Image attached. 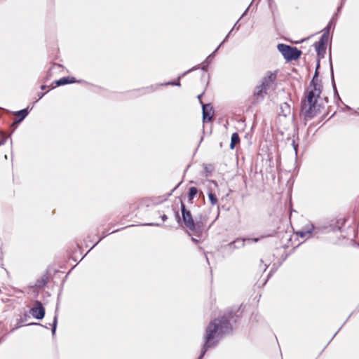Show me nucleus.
<instances>
[{
  "label": "nucleus",
  "mask_w": 359,
  "mask_h": 359,
  "mask_svg": "<svg viewBox=\"0 0 359 359\" xmlns=\"http://www.w3.org/2000/svg\"><path fill=\"white\" fill-rule=\"evenodd\" d=\"M165 85H175V86H180V81L177 82H169L165 83Z\"/></svg>",
  "instance_id": "21"
},
{
  "label": "nucleus",
  "mask_w": 359,
  "mask_h": 359,
  "mask_svg": "<svg viewBox=\"0 0 359 359\" xmlns=\"http://www.w3.org/2000/svg\"><path fill=\"white\" fill-rule=\"evenodd\" d=\"M248 11V8H246L245 11L244 12V13L243 14V16L246 13V12Z\"/></svg>",
  "instance_id": "38"
},
{
  "label": "nucleus",
  "mask_w": 359,
  "mask_h": 359,
  "mask_svg": "<svg viewBox=\"0 0 359 359\" xmlns=\"http://www.w3.org/2000/svg\"><path fill=\"white\" fill-rule=\"evenodd\" d=\"M259 240V238H258L252 239V241H253L254 242H257Z\"/></svg>",
  "instance_id": "30"
},
{
  "label": "nucleus",
  "mask_w": 359,
  "mask_h": 359,
  "mask_svg": "<svg viewBox=\"0 0 359 359\" xmlns=\"http://www.w3.org/2000/svg\"><path fill=\"white\" fill-rule=\"evenodd\" d=\"M277 48L284 58L287 61L297 60L302 54V51L296 47H292L288 45L280 43L278 45Z\"/></svg>",
  "instance_id": "4"
},
{
  "label": "nucleus",
  "mask_w": 359,
  "mask_h": 359,
  "mask_svg": "<svg viewBox=\"0 0 359 359\" xmlns=\"http://www.w3.org/2000/svg\"><path fill=\"white\" fill-rule=\"evenodd\" d=\"M232 30H233V29H231V30L229 32V34H227V36L225 37V39H224V41H222V42L219 45V46H218V47L215 50V51H214L212 53H211V54L208 56V57H211L212 59L214 57V56H215V53L217 51V50L219 48V47H220V46H221L224 43V41L226 40V39L229 37V36L231 34Z\"/></svg>",
  "instance_id": "16"
},
{
  "label": "nucleus",
  "mask_w": 359,
  "mask_h": 359,
  "mask_svg": "<svg viewBox=\"0 0 359 359\" xmlns=\"http://www.w3.org/2000/svg\"><path fill=\"white\" fill-rule=\"evenodd\" d=\"M28 113H29L28 108L22 109V110H20V111L15 112V115L19 116L20 118H19V120L15 121L13 123V124H18L20 122H21L28 115Z\"/></svg>",
  "instance_id": "12"
},
{
  "label": "nucleus",
  "mask_w": 359,
  "mask_h": 359,
  "mask_svg": "<svg viewBox=\"0 0 359 359\" xmlns=\"http://www.w3.org/2000/svg\"><path fill=\"white\" fill-rule=\"evenodd\" d=\"M147 225H149V226H158V224L150 223V224H148Z\"/></svg>",
  "instance_id": "26"
},
{
  "label": "nucleus",
  "mask_w": 359,
  "mask_h": 359,
  "mask_svg": "<svg viewBox=\"0 0 359 359\" xmlns=\"http://www.w3.org/2000/svg\"><path fill=\"white\" fill-rule=\"evenodd\" d=\"M175 215H176V217H177L178 220H180V217H179V213H178V212H175Z\"/></svg>",
  "instance_id": "29"
},
{
  "label": "nucleus",
  "mask_w": 359,
  "mask_h": 359,
  "mask_svg": "<svg viewBox=\"0 0 359 359\" xmlns=\"http://www.w3.org/2000/svg\"><path fill=\"white\" fill-rule=\"evenodd\" d=\"M100 241H101V239H99V241H97L95 243V245H97L100 243Z\"/></svg>",
  "instance_id": "34"
},
{
  "label": "nucleus",
  "mask_w": 359,
  "mask_h": 359,
  "mask_svg": "<svg viewBox=\"0 0 359 359\" xmlns=\"http://www.w3.org/2000/svg\"><path fill=\"white\" fill-rule=\"evenodd\" d=\"M315 231V227L313 224L304 227L302 230L297 231L296 233L301 238H309L311 237L312 232Z\"/></svg>",
  "instance_id": "8"
},
{
  "label": "nucleus",
  "mask_w": 359,
  "mask_h": 359,
  "mask_svg": "<svg viewBox=\"0 0 359 359\" xmlns=\"http://www.w3.org/2000/svg\"><path fill=\"white\" fill-rule=\"evenodd\" d=\"M29 312L34 318L39 320L43 319L45 316V309L42 303L38 300L34 302V306L30 309Z\"/></svg>",
  "instance_id": "5"
},
{
  "label": "nucleus",
  "mask_w": 359,
  "mask_h": 359,
  "mask_svg": "<svg viewBox=\"0 0 359 359\" xmlns=\"http://www.w3.org/2000/svg\"><path fill=\"white\" fill-rule=\"evenodd\" d=\"M192 241H195V242H197V241L194 238H192Z\"/></svg>",
  "instance_id": "40"
},
{
  "label": "nucleus",
  "mask_w": 359,
  "mask_h": 359,
  "mask_svg": "<svg viewBox=\"0 0 359 359\" xmlns=\"http://www.w3.org/2000/svg\"><path fill=\"white\" fill-rule=\"evenodd\" d=\"M74 82H76V80L74 77H62L59 80L55 81V83L57 86H60L68 83H73Z\"/></svg>",
  "instance_id": "11"
},
{
  "label": "nucleus",
  "mask_w": 359,
  "mask_h": 359,
  "mask_svg": "<svg viewBox=\"0 0 359 359\" xmlns=\"http://www.w3.org/2000/svg\"><path fill=\"white\" fill-rule=\"evenodd\" d=\"M280 109L284 116H287V114L290 113V107L286 102H284L283 104H281Z\"/></svg>",
  "instance_id": "14"
},
{
  "label": "nucleus",
  "mask_w": 359,
  "mask_h": 359,
  "mask_svg": "<svg viewBox=\"0 0 359 359\" xmlns=\"http://www.w3.org/2000/svg\"><path fill=\"white\" fill-rule=\"evenodd\" d=\"M292 145H293V147H294V149L295 152L297 153V144H295L294 141L292 142Z\"/></svg>",
  "instance_id": "24"
},
{
  "label": "nucleus",
  "mask_w": 359,
  "mask_h": 359,
  "mask_svg": "<svg viewBox=\"0 0 359 359\" xmlns=\"http://www.w3.org/2000/svg\"><path fill=\"white\" fill-rule=\"evenodd\" d=\"M276 79V72H267L266 75L263 77L261 85L267 90L271 88L273 82Z\"/></svg>",
  "instance_id": "6"
},
{
  "label": "nucleus",
  "mask_w": 359,
  "mask_h": 359,
  "mask_svg": "<svg viewBox=\"0 0 359 359\" xmlns=\"http://www.w3.org/2000/svg\"><path fill=\"white\" fill-rule=\"evenodd\" d=\"M57 322V316H55L53 319V327H52V333L53 334H55V330H56Z\"/></svg>",
  "instance_id": "18"
},
{
  "label": "nucleus",
  "mask_w": 359,
  "mask_h": 359,
  "mask_svg": "<svg viewBox=\"0 0 359 359\" xmlns=\"http://www.w3.org/2000/svg\"><path fill=\"white\" fill-rule=\"evenodd\" d=\"M266 91L267 90L260 84L255 88L254 96L258 101L262 100L264 98V95L266 94Z\"/></svg>",
  "instance_id": "9"
},
{
  "label": "nucleus",
  "mask_w": 359,
  "mask_h": 359,
  "mask_svg": "<svg viewBox=\"0 0 359 359\" xmlns=\"http://www.w3.org/2000/svg\"><path fill=\"white\" fill-rule=\"evenodd\" d=\"M100 241H101V239H99V241H97L95 243V245H97L100 243Z\"/></svg>",
  "instance_id": "36"
},
{
  "label": "nucleus",
  "mask_w": 359,
  "mask_h": 359,
  "mask_svg": "<svg viewBox=\"0 0 359 359\" xmlns=\"http://www.w3.org/2000/svg\"><path fill=\"white\" fill-rule=\"evenodd\" d=\"M44 95H45V93H39V99L42 98V97H43V96Z\"/></svg>",
  "instance_id": "27"
},
{
  "label": "nucleus",
  "mask_w": 359,
  "mask_h": 359,
  "mask_svg": "<svg viewBox=\"0 0 359 359\" xmlns=\"http://www.w3.org/2000/svg\"><path fill=\"white\" fill-rule=\"evenodd\" d=\"M202 109L203 122L211 121L214 115L212 107L210 104H202Z\"/></svg>",
  "instance_id": "7"
},
{
  "label": "nucleus",
  "mask_w": 359,
  "mask_h": 359,
  "mask_svg": "<svg viewBox=\"0 0 359 359\" xmlns=\"http://www.w3.org/2000/svg\"><path fill=\"white\" fill-rule=\"evenodd\" d=\"M315 48L317 52L318 60L314 76L309 84V90L306 93V99L302 101V111L306 118L311 119L320 111V106L317 105V98L322 92V86L318 83V69L320 67V58H323L326 48L323 42H316Z\"/></svg>",
  "instance_id": "2"
},
{
  "label": "nucleus",
  "mask_w": 359,
  "mask_h": 359,
  "mask_svg": "<svg viewBox=\"0 0 359 359\" xmlns=\"http://www.w3.org/2000/svg\"><path fill=\"white\" fill-rule=\"evenodd\" d=\"M202 96H203V94H201V95H198V99L199 100H201V97H202ZM200 102H201V103L202 104V102H201V101H200Z\"/></svg>",
  "instance_id": "28"
},
{
  "label": "nucleus",
  "mask_w": 359,
  "mask_h": 359,
  "mask_svg": "<svg viewBox=\"0 0 359 359\" xmlns=\"http://www.w3.org/2000/svg\"><path fill=\"white\" fill-rule=\"evenodd\" d=\"M237 318L233 312H229L209 323L205 329V343L198 359H202L208 348L215 346L222 335L231 332L232 323H236Z\"/></svg>",
  "instance_id": "1"
},
{
  "label": "nucleus",
  "mask_w": 359,
  "mask_h": 359,
  "mask_svg": "<svg viewBox=\"0 0 359 359\" xmlns=\"http://www.w3.org/2000/svg\"><path fill=\"white\" fill-rule=\"evenodd\" d=\"M212 59L211 57H207L205 61V65H203V69L205 70V67H207L210 62H211V60Z\"/></svg>",
  "instance_id": "20"
},
{
  "label": "nucleus",
  "mask_w": 359,
  "mask_h": 359,
  "mask_svg": "<svg viewBox=\"0 0 359 359\" xmlns=\"http://www.w3.org/2000/svg\"><path fill=\"white\" fill-rule=\"evenodd\" d=\"M181 211L182 219L186 227L196 234L202 232L204 227L203 222L201 221H196L195 222L191 212L186 208L183 202H181Z\"/></svg>",
  "instance_id": "3"
},
{
  "label": "nucleus",
  "mask_w": 359,
  "mask_h": 359,
  "mask_svg": "<svg viewBox=\"0 0 359 359\" xmlns=\"http://www.w3.org/2000/svg\"><path fill=\"white\" fill-rule=\"evenodd\" d=\"M100 241H101V239H99V241H97L95 243V245H97L100 243Z\"/></svg>",
  "instance_id": "37"
},
{
  "label": "nucleus",
  "mask_w": 359,
  "mask_h": 359,
  "mask_svg": "<svg viewBox=\"0 0 359 359\" xmlns=\"http://www.w3.org/2000/svg\"><path fill=\"white\" fill-rule=\"evenodd\" d=\"M330 67H331V74H332V80H334L333 69H332V61L331 60H330Z\"/></svg>",
  "instance_id": "23"
},
{
  "label": "nucleus",
  "mask_w": 359,
  "mask_h": 359,
  "mask_svg": "<svg viewBox=\"0 0 359 359\" xmlns=\"http://www.w3.org/2000/svg\"><path fill=\"white\" fill-rule=\"evenodd\" d=\"M6 137L0 140V146L4 145L6 143Z\"/></svg>",
  "instance_id": "22"
},
{
  "label": "nucleus",
  "mask_w": 359,
  "mask_h": 359,
  "mask_svg": "<svg viewBox=\"0 0 359 359\" xmlns=\"http://www.w3.org/2000/svg\"><path fill=\"white\" fill-rule=\"evenodd\" d=\"M100 241H101V239H99V241H97L95 243V245H97L100 243Z\"/></svg>",
  "instance_id": "33"
},
{
  "label": "nucleus",
  "mask_w": 359,
  "mask_h": 359,
  "mask_svg": "<svg viewBox=\"0 0 359 359\" xmlns=\"http://www.w3.org/2000/svg\"><path fill=\"white\" fill-rule=\"evenodd\" d=\"M240 142V137L237 133H234L231 135L230 148L233 149L235 146Z\"/></svg>",
  "instance_id": "13"
},
{
  "label": "nucleus",
  "mask_w": 359,
  "mask_h": 359,
  "mask_svg": "<svg viewBox=\"0 0 359 359\" xmlns=\"http://www.w3.org/2000/svg\"><path fill=\"white\" fill-rule=\"evenodd\" d=\"M197 191H198L197 189L194 187H192L189 189V194H188L189 201H191L193 200L194 196L196 195Z\"/></svg>",
  "instance_id": "15"
},
{
  "label": "nucleus",
  "mask_w": 359,
  "mask_h": 359,
  "mask_svg": "<svg viewBox=\"0 0 359 359\" xmlns=\"http://www.w3.org/2000/svg\"><path fill=\"white\" fill-rule=\"evenodd\" d=\"M334 90L337 91L336 86H335L334 83Z\"/></svg>",
  "instance_id": "39"
},
{
  "label": "nucleus",
  "mask_w": 359,
  "mask_h": 359,
  "mask_svg": "<svg viewBox=\"0 0 359 359\" xmlns=\"http://www.w3.org/2000/svg\"><path fill=\"white\" fill-rule=\"evenodd\" d=\"M100 241H101V239H99V241H97L95 243V245H97L100 243Z\"/></svg>",
  "instance_id": "35"
},
{
  "label": "nucleus",
  "mask_w": 359,
  "mask_h": 359,
  "mask_svg": "<svg viewBox=\"0 0 359 359\" xmlns=\"http://www.w3.org/2000/svg\"><path fill=\"white\" fill-rule=\"evenodd\" d=\"M209 200L210 201V203L212 205H215L217 203V198L215 194L213 193H209L208 194Z\"/></svg>",
  "instance_id": "17"
},
{
  "label": "nucleus",
  "mask_w": 359,
  "mask_h": 359,
  "mask_svg": "<svg viewBox=\"0 0 359 359\" xmlns=\"http://www.w3.org/2000/svg\"><path fill=\"white\" fill-rule=\"evenodd\" d=\"M245 241L246 240L244 238H237L235 241H233V242H231L230 243H229L228 247L231 250H233L235 248H243L245 245Z\"/></svg>",
  "instance_id": "10"
},
{
  "label": "nucleus",
  "mask_w": 359,
  "mask_h": 359,
  "mask_svg": "<svg viewBox=\"0 0 359 359\" xmlns=\"http://www.w3.org/2000/svg\"><path fill=\"white\" fill-rule=\"evenodd\" d=\"M161 219H162L163 221H165L168 219L167 215H163L161 216Z\"/></svg>",
  "instance_id": "25"
},
{
  "label": "nucleus",
  "mask_w": 359,
  "mask_h": 359,
  "mask_svg": "<svg viewBox=\"0 0 359 359\" xmlns=\"http://www.w3.org/2000/svg\"><path fill=\"white\" fill-rule=\"evenodd\" d=\"M327 37H328V36H327V33H324V34L321 36V37H320V40H319L318 42H322V41H323V45H325V43H326V41H327Z\"/></svg>",
  "instance_id": "19"
},
{
  "label": "nucleus",
  "mask_w": 359,
  "mask_h": 359,
  "mask_svg": "<svg viewBox=\"0 0 359 359\" xmlns=\"http://www.w3.org/2000/svg\"><path fill=\"white\" fill-rule=\"evenodd\" d=\"M100 241H101V239H99V241H97L95 243V245H97L100 243Z\"/></svg>",
  "instance_id": "32"
},
{
  "label": "nucleus",
  "mask_w": 359,
  "mask_h": 359,
  "mask_svg": "<svg viewBox=\"0 0 359 359\" xmlns=\"http://www.w3.org/2000/svg\"><path fill=\"white\" fill-rule=\"evenodd\" d=\"M46 88V86L44 85L41 86V90H44Z\"/></svg>",
  "instance_id": "31"
}]
</instances>
